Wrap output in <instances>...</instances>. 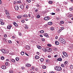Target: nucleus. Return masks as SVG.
<instances>
[{
    "instance_id": "1",
    "label": "nucleus",
    "mask_w": 73,
    "mask_h": 73,
    "mask_svg": "<svg viewBox=\"0 0 73 73\" xmlns=\"http://www.w3.org/2000/svg\"><path fill=\"white\" fill-rule=\"evenodd\" d=\"M59 41L62 44H65V40L62 38H60L59 39Z\"/></svg>"
},
{
    "instance_id": "2",
    "label": "nucleus",
    "mask_w": 73,
    "mask_h": 73,
    "mask_svg": "<svg viewBox=\"0 0 73 73\" xmlns=\"http://www.w3.org/2000/svg\"><path fill=\"white\" fill-rule=\"evenodd\" d=\"M55 70H56L57 71H60L62 69L61 67L60 66H56L55 68Z\"/></svg>"
},
{
    "instance_id": "3",
    "label": "nucleus",
    "mask_w": 73,
    "mask_h": 73,
    "mask_svg": "<svg viewBox=\"0 0 73 73\" xmlns=\"http://www.w3.org/2000/svg\"><path fill=\"white\" fill-rule=\"evenodd\" d=\"M46 51H47V52H51L52 51V49L48 47L46 48Z\"/></svg>"
},
{
    "instance_id": "4",
    "label": "nucleus",
    "mask_w": 73,
    "mask_h": 73,
    "mask_svg": "<svg viewBox=\"0 0 73 73\" xmlns=\"http://www.w3.org/2000/svg\"><path fill=\"white\" fill-rule=\"evenodd\" d=\"M44 20H46L47 21L49 20L50 19V17H46L44 18Z\"/></svg>"
},
{
    "instance_id": "5",
    "label": "nucleus",
    "mask_w": 73,
    "mask_h": 73,
    "mask_svg": "<svg viewBox=\"0 0 73 73\" xmlns=\"http://www.w3.org/2000/svg\"><path fill=\"white\" fill-rule=\"evenodd\" d=\"M63 54H64V56H65V57H68V54L65 52H63Z\"/></svg>"
},
{
    "instance_id": "6",
    "label": "nucleus",
    "mask_w": 73,
    "mask_h": 73,
    "mask_svg": "<svg viewBox=\"0 0 73 73\" xmlns=\"http://www.w3.org/2000/svg\"><path fill=\"white\" fill-rule=\"evenodd\" d=\"M12 27V25H8L7 26V28L8 29H11V28Z\"/></svg>"
},
{
    "instance_id": "7",
    "label": "nucleus",
    "mask_w": 73,
    "mask_h": 73,
    "mask_svg": "<svg viewBox=\"0 0 73 73\" xmlns=\"http://www.w3.org/2000/svg\"><path fill=\"white\" fill-rule=\"evenodd\" d=\"M9 53V51L8 50H5L4 53Z\"/></svg>"
},
{
    "instance_id": "8",
    "label": "nucleus",
    "mask_w": 73,
    "mask_h": 73,
    "mask_svg": "<svg viewBox=\"0 0 73 73\" xmlns=\"http://www.w3.org/2000/svg\"><path fill=\"white\" fill-rule=\"evenodd\" d=\"M20 8L22 9H24V5H21L20 6Z\"/></svg>"
},
{
    "instance_id": "9",
    "label": "nucleus",
    "mask_w": 73,
    "mask_h": 73,
    "mask_svg": "<svg viewBox=\"0 0 73 73\" xmlns=\"http://www.w3.org/2000/svg\"><path fill=\"white\" fill-rule=\"evenodd\" d=\"M0 22L1 23V25H4V23L3 22V20L2 19L0 20Z\"/></svg>"
},
{
    "instance_id": "10",
    "label": "nucleus",
    "mask_w": 73,
    "mask_h": 73,
    "mask_svg": "<svg viewBox=\"0 0 73 73\" xmlns=\"http://www.w3.org/2000/svg\"><path fill=\"white\" fill-rule=\"evenodd\" d=\"M15 10H19V7L17 6L15 7Z\"/></svg>"
},
{
    "instance_id": "11",
    "label": "nucleus",
    "mask_w": 73,
    "mask_h": 73,
    "mask_svg": "<svg viewBox=\"0 0 73 73\" xmlns=\"http://www.w3.org/2000/svg\"><path fill=\"white\" fill-rule=\"evenodd\" d=\"M1 68L2 69H5V68H6V66H5V65H3L2 66Z\"/></svg>"
},
{
    "instance_id": "12",
    "label": "nucleus",
    "mask_w": 73,
    "mask_h": 73,
    "mask_svg": "<svg viewBox=\"0 0 73 73\" xmlns=\"http://www.w3.org/2000/svg\"><path fill=\"white\" fill-rule=\"evenodd\" d=\"M5 12L6 15H9V12H8V11L6 10Z\"/></svg>"
},
{
    "instance_id": "13",
    "label": "nucleus",
    "mask_w": 73,
    "mask_h": 73,
    "mask_svg": "<svg viewBox=\"0 0 73 73\" xmlns=\"http://www.w3.org/2000/svg\"><path fill=\"white\" fill-rule=\"evenodd\" d=\"M26 65L28 67H29V66H31V65L29 63H27V64H26Z\"/></svg>"
},
{
    "instance_id": "14",
    "label": "nucleus",
    "mask_w": 73,
    "mask_h": 73,
    "mask_svg": "<svg viewBox=\"0 0 73 73\" xmlns=\"http://www.w3.org/2000/svg\"><path fill=\"white\" fill-rule=\"evenodd\" d=\"M36 6L37 7H40V5L39 3H36Z\"/></svg>"
},
{
    "instance_id": "15",
    "label": "nucleus",
    "mask_w": 73,
    "mask_h": 73,
    "mask_svg": "<svg viewBox=\"0 0 73 73\" xmlns=\"http://www.w3.org/2000/svg\"><path fill=\"white\" fill-rule=\"evenodd\" d=\"M44 36L45 37H49L48 35L47 34H46V33H44Z\"/></svg>"
},
{
    "instance_id": "16",
    "label": "nucleus",
    "mask_w": 73,
    "mask_h": 73,
    "mask_svg": "<svg viewBox=\"0 0 73 73\" xmlns=\"http://www.w3.org/2000/svg\"><path fill=\"white\" fill-rule=\"evenodd\" d=\"M32 13H29L28 14V17H31V16L32 17Z\"/></svg>"
},
{
    "instance_id": "17",
    "label": "nucleus",
    "mask_w": 73,
    "mask_h": 73,
    "mask_svg": "<svg viewBox=\"0 0 73 73\" xmlns=\"http://www.w3.org/2000/svg\"><path fill=\"white\" fill-rule=\"evenodd\" d=\"M57 60L59 61H62V58H59Z\"/></svg>"
},
{
    "instance_id": "18",
    "label": "nucleus",
    "mask_w": 73,
    "mask_h": 73,
    "mask_svg": "<svg viewBox=\"0 0 73 73\" xmlns=\"http://www.w3.org/2000/svg\"><path fill=\"white\" fill-rule=\"evenodd\" d=\"M55 44L56 45H59V42L57 41H56L55 42Z\"/></svg>"
},
{
    "instance_id": "19",
    "label": "nucleus",
    "mask_w": 73,
    "mask_h": 73,
    "mask_svg": "<svg viewBox=\"0 0 73 73\" xmlns=\"http://www.w3.org/2000/svg\"><path fill=\"white\" fill-rule=\"evenodd\" d=\"M13 25H15V27H17V26H18V25H17V23H16L15 22L14 23Z\"/></svg>"
},
{
    "instance_id": "20",
    "label": "nucleus",
    "mask_w": 73,
    "mask_h": 73,
    "mask_svg": "<svg viewBox=\"0 0 73 73\" xmlns=\"http://www.w3.org/2000/svg\"><path fill=\"white\" fill-rule=\"evenodd\" d=\"M26 48L27 49H30V47L28 46H27L26 47Z\"/></svg>"
},
{
    "instance_id": "21",
    "label": "nucleus",
    "mask_w": 73,
    "mask_h": 73,
    "mask_svg": "<svg viewBox=\"0 0 73 73\" xmlns=\"http://www.w3.org/2000/svg\"><path fill=\"white\" fill-rule=\"evenodd\" d=\"M52 23L51 22H49L48 23V25H52Z\"/></svg>"
},
{
    "instance_id": "22",
    "label": "nucleus",
    "mask_w": 73,
    "mask_h": 73,
    "mask_svg": "<svg viewBox=\"0 0 73 73\" xmlns=\"http://www.w3.org/2000/svg\"><path fill=\"white\" fill-rule=\"evenodd\" d=\"M21 17H22V16L19 15L17 16V18L18 19H21Z\"/></svg>"
},
{
    "instance_id": "23",
    "label": "nucleus",
    "mask_w": 73,
    "mask_h": 73,
    "mask_svg": "<svg viewBox=\"0 0 73 73\" xmlns=\"http://www.w3.org/2000/svg\"><path fill=\"white\" fill-rule=\"evenodd\" d=\"M9 72L10 73H13V71L12 70V69H10Z\"/></svg>"
},
{
    "instance_id": "24",
    "label": "nucleus",
    "mask_w": 73,
    "mask_h": 73,
    "mask_svg": "<svg viewBox=\"0 0 73 73\" xmlns=\"http://www.w3.org/2000/svg\"><path fill=\"white\" fill-rule=\"evenodd\" d=\"M3 40L4 42H7V39H6L5 38H3Z\"/></svg>"
},
{
    "instance_id": "25",
    "label": "nucleus",
    "mask_w": 73,
    "mask_h": 73,
    "mask_svg": "<svg viewBox=\"0 0 73 73\" xmlns=\"http://www.w3.org/2000/svg\"><path fill=\"white\" fill-rule=\"evenodd\" d=\"M64 64L65 65H67V64H68V62L67 61H65L64 62Z\"/></svg>"
},
{
    "instance_id": "26",
    "label": "nucleus",
    "mask_w": 73,
    "mask_h": 73,
    "mask_svg": "<svg viewBox=\"0 0 73 73\" xmlns=\"http://www.w3.org/2000/svg\"><path fill=\"white\" fill-rule=\"evenodd\" d=\"M35 58H36V59H38V58H39V57L38 56H35Z\"/></svg>"
},
{
    "instance_id": "27",
    "label": "nucleus",
    "mask_w": 73,
    "mask_h": 73,
    "mask_svg": "<svg viewBox=\"0 0 73 73\" xmlns=\"http://www.w3.org/2000/svg\"><path fill=\"white\" fill-rule=\"evenodd\" d=\"M40 32L41 33H44V31L43 30H41L40 31Z\"/></svg>"
},
{
    "instance_id": "28",
    "label": "nucleus",
    "mask_w": 73,
    "mask_h": 73,
    "mask_svg": "<svg viewBox=\"0 0 73 73\" xmlns=\"http://www.w3.org/2000/svg\"><path fill=\"white\" fill-rule=\"evenodd\" d=\"M11 61L12 62H15V60L14 59H11Z\"/></svg>"
},
{
    "instance_id": "29",
    "label": "nucleus",
    "mask_w": 73,
    "mask_h": 73,
    "mask_svg": "<svg viewBox=\"0 0 73 73\" xmlns=\"http://www.w3.org/2000/svg\"><path fill=\"white\" fill-rule=\"evenodd\" d=\"M61 66L63 68H64L65 67V65H64V64H61Z\"/></svg>"
},
{
    "instance_id": "30",
    "label": "nucleus",
    "mask_w": 73,
    "mask_h": 73,
    "mask_svg": "<svg viewBox=\"0 0 73 73\" xmlns=\"http://www.w3.org/2000/svg\"><path fill=\"white\" fill-rule=\"evenodd\" d=\"M5 50L4 49H2L1 50V52H3V53L4 52Z\"/></svg>"
},
{
    "instance_id": "31",
    "label": "nucleus",
    "mask_w": 73,
    "mask_h": 73,
    "mask_svg": "<svg viewBox=\"0 0 73 73\" xmlns=\"http://www.w3.org/2000/svg\"><path fill=\"white\" fill-rule=\"evenodd\" d=\"M51 31H54V29L53 27H52L50 28Z\"/></svg>"
},
{
    "instance_id": "32",
    "label": "nucleus",
    "mask_w": 73,
    "mask_h": 73,
    "mask_svg": "<svg viewBox=\"0 0 73 73\" xmlns=\"http://www.w3.org/2000/svg\"><path fill=\"white\" fill-rule=\"evenodd\" d=\"M61 31H62V30L61 29H59V31H58V33H60V32H61Z\"/></svg>"
},
{
    "instance_id": "33",
    "label": "nucleus",
    "mask_w": 73,
    "mask_h": 73,
    "mask_svg": "<svg viewBox=\"0 0 73 73\" xmlns=\"http://www.w3.org/2000/svg\"><path fill=\"white\" fill-rule=\"evenodd\" d=\"M25 29H28V26L27 25H25Z\"/></svg>"
},
{
    "instance_id": "34",
    "label": "nucleus",
    "mask_w": 73,
    "mask_h": 73,
    "mask_svg": "<svg viewBox=\"0 0 73 73\" xmlns=\"http://www.w3.org/2000/svg\"><path fill=\"white\" fill-rule=\"evenodd\" d=\"M40 16L38 15H37V16H36V18H37V19H39V18H40Z\"/></svg>"
},
{
    "instance_id": "35",
    "label": "nucleus",
    "mask_w": 73,
    "mask_h": 73,
    "mask_svg": "<svg viewBox=\"0 0 73 73\" xmlns=\"http://www.w3.org/2000/svg\"><path fill=\"white\" fill-rule=\"evenodd\" d=\"M37 47L38 49H40L41 48V46H40V45H38Z\"/></svg>"
},
{
    "instance_id": "36",
    "label": "nucleus",
    "mask_w": 73,
    "mask_h": 73,
    "mask_svg": "<svg viewBox=\"0 0 73 73\" xmlns=\"http://www.w3.org/2000/svg\"><path fill=\"white\" fill-rule=\"evenodd\" d=\"M60 23L63 24L64 23V22L63 21H60Z\"/></svg>"
},
{
    "instance_id": "37",
    "label": "nucleus",
    "mask_w": 73,
    "mask_h": 73,
    "mask_svg": "<svg viewBox=\"0 0 73 73\" xmlns=\"http://www.w3.org/2000/svg\"><path fill=\"white\" fill-rule=\"evenodd\" d=\"M21 55H23V54H24V52H21Z\"/></svg>"
},
{
    "instance_id": "38",
    "label": "nucleus",
    "mask_w": 73,
    "mask_h": 73,
    "mask_svg": "<svg viewBox=\"0 0 73 73\" xmlns=\"http://www.w3.org/2000/svg\"><path fill=\"white\" fill-rule=\"evenodd\" d=\"M27 3H31V0H27Z\"/></svg>"
},
{
    "instance_id": "39",
    "label": "nucleus",
    "mask_w": 73,
    "mask_h": 73,
    "mask_svg": "<svg viewBox=\"0 0 73 73\" xmlns=\"http://www.w3.org/2000/svg\"><path fill=\"white\" fill-rule=\"evenodd\" d=\"M42 68L43 69H45L46 68V66H42Z\"/></svg>"
},
{
    "instance_id": "40",
    "label": "nucleus",
    "mask_w": 73,
    "mask_h": 73,
    "mask_svg": "<svg viewBox=\"0 0 73 73\" xmlns=\"http://www.w3.org/2000/svg\"><path fill=\"white\" fill-rule=\"evenodd\" d=\"M40 60L41 62H42V61H44V59L42 58Z\"/></svg>"
},
{
    "instance_id": "41",
    "label": "nucleus",
    "mask_w": 73,
    "mask_h": 73,
    "mask_svg": "<svg viewBox=\"0 0 73 73\" xmlns=\"http://www.w3.org/2000/svg\"><path fill=\"white\" fill-rule=\"evenodd\" d=\"M16 61H19V58L18 57H17L15 58Z\"/></svg>"
},
{
    "instance_id": "42",
    "label": "nucleus",
    "mask_w": 73,
    "mask_h": 73,
    "mask_svg": "<svg viewBox=\"0 0 73 73\" xmlns=\"http://www.w3.org/2000/svg\"><path fill=\"white\" fill-rule=\"evenodd\" d=\"M24 17H28V15H24Z\"/></svg>"
},
{
    "instance_id": "43",
    "label": "nucleus",
    "mask_w": 73,
    "mask_h": 73,
    "mask_svg": "<svg viewBox=\"0 0 73 73\" xmlns=\"http://www.w3.org/2000/svg\"><path fill=\"white\" fill-rule=\"evenodd\" d=\"M5 65L7 66L8 65V63L7 62H5Z\"/></svg>"
},
{
    "instance_id": "44",
    "label": "nucleus",
    "mask_w": 73,
    "mask_h": 73,
    "mask_svg": "<svg viewBox=\"0 0 73 73\" xmlns=\"http://www.w3.org/2000/svg\"><path fill=\"white\" fill-rule=\"evenodd\" d=\"M1 60H4V56H1Z\"/></svg>"
},
{
    "instance_id": "45",
    "label": "nucleus",
    "mask_w": 73,
    "mask_h": 73,
    "mask_svg": "<svg viewBox=\"0 0 73 73\" xmlns=\"http://www.w3.org/2000/svg\"><path fill=\"white\" fill-rule=\"evenodd\" d=\"M49 4H52L53 3V2L52 1H50L49 2Z\"/></svg>"
},
{
    "instance_id": "46",
    "label": "nucleus",
    "mask_w": 73,
    "mask_h": 73,
    "mask_svg": "<svg viewBox=\"0 0 73 73\" xmlns=\"http://www.w3.org/2000/svg\"><path fill=\"white\" fill-rule=\"evenodd\" d=\"M69 10L70 11H72V10H73V9L72 8L70 7L69 9Z\"/></svg>"
},
{
    "instance_id": "47",
    "label": "nucleus",
    "mask_w": 73,
    "mask_h": 73,
    "mask_svg": "<svg viewBox=\"0 0 73 73\" xmlns=\"http://www.w3.org/2000/svg\"><path fill=\"white\" fill-rule=\"evenodd\" d=\"M50 14L52 15H54L56 14L55 13H50Z\"/></svg>"
},
{
    "instance_id": "48",
    "label": "nucleus",
    "mask_w": 73,
    "mask_h": 73,
    "mask_svg": "<svg viewBox=\"0 0 73 73\" xmlns=\"http://www.w3.org/2000/svg\"><path fill=\"white\" fill-rule=\"evenodd\" d=\"M43 50L44 51V52H46V49H45L44 48H43Z\"/></svg>"
},
{
    "instance_id": "49",
    "label": "nucleus",
    "mask_w": 73,
    "mask_h": 73,
    "mask_svg": "<svg viewBox=\"0 0 73 73\" xmlns=\"http://www.w3.org/2000/svg\"><path fill=\"white\" fill-rule=\"evenodd\" d=\"M72 14H70V15L68 16V17H72Z\"/></svg>"
},
{
    "instance_id": "50",
    "label": "nucleus",
    "mask_w": 73,
    "mask_h": 73,
    "mask_svg": "<svg viewBox=\"0 0 73 73\" xmlns=\"http://www.w3.org/2000/svg\"><path fill=\"white\" fill-rule=\"evenodd\" d=\"M73 66L72 65H71L70 66V68H71V69H73Z\"/></svg>"
},
{
    "instance_id": "51",
    "label": "nucleus",
    "mask_w": 73,
    "mask_h": 73,
    "mask_svg": "<svg viewBox=\"0 0 73 73\" xmlns=\"http://www.w3.org/2000/svg\"><path fill=\"white\" fill-rule=\"evenodd\" d=\"M8 42L9 43H10V44H11V43H12V41L11 40H9Z\"/></svg>"
},
{
    "instance_id": "52",
    "label": "nucleus",
    "mask_w": 73,
    "mask_h": 73,
    "mask_svg": "<svg viewBox=\"0 0 73 73\" xmlns=\"http://www.w3.org/2000/svg\"><path fill=\"white\" fill-rule=\"evenodd\" d=\"M7 18L9 19H10V16L8 15L7 16Z\"/></svg>"
},
{
    "instance_id": "53",
    "label": "nucleus",
    "mask_w": 73,
    "mask_h": 73,
    "mask_svg": "<svg viewBox=\"0 0 73 73\" xmlns=\"http://www.w3.org/2000/svg\"><path fill=\"white\" fill-rule=\"evenodd\" d=\"M19 36H21V33L19 32Z\"/></svg>"
},
{
    "instance_id": "54",
    "label": "nucleus",
    "mask_w": 73,
    "mask_h": 73,
    "mask_svg": "<svg viewBox=\"0 0 73 73\" xmlns=\"http://www.w3.org/2000/svg\"><path fill=\"white\" fill-rule=\"evenodd\" d=\"M35 70L36 72L38 71V68H36L35 69Z\"/></svg>"
},
{
    "instance_id": "55",
    "label": "nucleus",
    "mask_w": 73,
    "mask_h": 73,
    "mask_svg": "<svg viewBox=\"0 0 73 73\" xmlns=\"http://www.w3.org/2000/svg\"><path fill=\"white\" fill-rule=\"evenodd\" d=\"M33 70H35V67H32L31 68Z\"/></svg>"
},
{
    "instance_id": "56",
    "label": "nucleus",
    "mask_w": 73,
    "mask_h": 73,
    "mask_svg": "<svg viewBox=\"0 0 73 73\" xmlns=\"http://www.w3.org/2000/svg\"><path fill=\"white\" fill-rule=\"evenodd\" d=\"M41 40H42V41H45V39L44 38H42Z\"/></svg>"
},
{
    "instance_id": "57",
    "label": "nucleus",
    "mask_w": 73,
    "mask_h": 73,
    "mask_svg": "<svg viewBox=\"0 0 73 73\" xmlns=\"http://www.w3.org/2000/svg\"><path fill=\"white\" fill-rule=\"evenodd\" d=\"M47 46H52V45H51V44H47Z\"/></svg>"
},
{
    "instance_id": "58",
    "label": "nucleus",
    "mask_w": 73,
    "mask_h": 73,
    "mask_svg": "<svg viewBox=\"0 0 73 73\" xmlns=\"http://www.w3.org/2000/svg\"><path fill=\"white\" fill-rule=\"evenodd\" d=\"M61 29L62 31L64 29V27H61Z\"/></svg>"
},
{
    "instance_id": "59",
    "label": "nucleus",
    "mask_w": 73,
    "mask_h": 73,
    "mask_svg": "<svg viewBox=\"0 0 73 73\" xmlns=\"http://www.w3.org/2000/svg\"><path fill=\"white\" fill-rule=\"evenodd\" d=\"M46 62H49V60L48 59H47V60H46Z\"/></svg>"
},
{
    "instance_id": "60",
    "label": "nucleus",
    "mask_w": 73,
    "mask_h": 73,
    "mask_svg": "<svg viewBox=\"0 0 73 73\" xmlns=\"http://www.w3.org/2000/svg\"><path fill=\"white\" fill-rule=\"evenodd\" d=\"M4 37H7V35L6 34H5L4 35Z\"/></svg>"
},
{
    "instance_id": "61",
    "label": "nucleus",
    "mask_w": 73,
    "mask_h": 73,
    "mask_svg": "<svg viewBox=\"0 0 73 73\" xmlns=\"http://www.w3.org/2000/svg\"><path fill=\"white\" fill-rule=\"evenodd\" d=\"M26 8H27V9H28V5H27L26 6Z\"/></svg>"
},
{
    "instance_id": "62",
    "label": "nucleus",
    "mask_w": 73,
    "mask_h": 73,
    "mask_svg": "<svg viewBox=\"0 0 73 73\" xmlns=\"http://www.w3.org/2000/svg\"><path fill=\"white\" fill-rule=\"evenodd\" d=\"M17 3H21V2L20 1H17Z\"/></svg>"
},
{
    "instance_id": "63",
    "label": "nucleus",
    "mask_w": 73,
    "mask_h": 73,
    "mask_svg": "<svg viewBox=\"0 0 73 73\" xmlns=\"http://www.w3.org/2000/svg\"><path fill=\"white\" fill-rule=\"evenodd\" d=\"M24 68H25L24 67V66L22 67H21L22 69H24Z\"/></svg>"
},
{
    "instance_id": "64",
    "label": "nucleus",
    "mask_w": 73,
    "mask_h": 73,
    "mask_svg": "<svg viewBox=\"0 0 73 73\" xmlns=\"http://www.w3.org/2000/svg\"><path fill=\"white\" fill-rule=\"evenodd\" d=\"M38 9H36L35 11V12H38Z\"/></svg>"
}]
</instances>
